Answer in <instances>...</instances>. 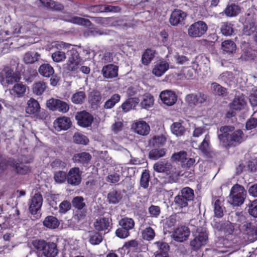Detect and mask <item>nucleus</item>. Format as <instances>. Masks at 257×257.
I'll return each mask as SVG.
<instances>
[{"label": "nucleus", "mask_w": 257, "mask_h": 257, "mask_svg": "<svg viewBox=\"0 0 257 257\" xmlns=\"http://www.w3.org/2000/svg\"><path fill=\"white\" fill-rule=\"evenodd\" d=\"M111 219L104 217L96 219L94 222L95 229L99 231H103L108 232L111 228Z\"/></svg>", "instance_id": "6ab92c4d"}, {"label": "nucleus", "mask_w": 257, "mask_h": 257, "mask_svg": "<svg viewBox=\"0 0 257 257\" xmlns=\"http://www.w3.org/2000/svg\"><path fill=\"white\" fill-rule=\"evenodd\" d=\"M255 22V21L254 19H250V18H246L243 30L245 35L249 36L254 31Z\"/></svg>", "instance_id": "72a5a7b5"}, {"label": "nucleus", "mask_w": 257, "mask_h": 257, "mask_svg": "<svg viewBox=\"0 0 257 257\" xmlns=\"http://www.w3.org/2000/svg\"><path fill=\"white\" fill-rule=\"evenodd\" d=\"M166 138L162 135L155 136L149 141L150 145L154 147H157L163 145L166 142Z\"/></svg>", "instance_id": "13d9d810"}, {"label": "nucleus", "mask_w": 257, "mask_h": 257, "mask_svg": "<svg viewBox=\"0 0 257 257\" xmlns=\"http://www.w3.org/2000/svg\"><path fill=\"white\" fill-rule=\"evenodd\" d=\"M210 137L208 134L205 136V138L201 144L198 146L199 150L203 153H206L209 150Z\"/></svg>", "instance_id": "680f3d73"}, {"label": "nucleus", "mask_w": 257, "mask_h": 257, "mask_svg": "<svg viewBox=\"0 0 257 257\" xmlns=\"http://www.w3.org/2000/svg\"><path fill=\"white\" fill-rule=\"evenodd\" d=\"M88 241L93 245L99 244L103 240L102 234L96 231H90L87 237Z\"/></svg>", "instance_id": "7c9ffc66"}, {"label": "nucleus", "mask_w": 257, "mask_h": 257, "mask_svg": "<svg viewBox=\"0 0 257 257\" xmlns=\"http://www.w3.org/2000/svg\"><path fill=\"white\" fill-rule=\"evenodd\" d=\"M160 98L163 103L168 106H172L176 102L177 96L174 92L166 90L161 92Z\"/></svg>", "instance_id": "5701e85b"}, {"label": "nucleus", "mask_w": 257, "mask_h": 257, "mask_svg": "<svg viewBox=\"0 0 257 257\" xmlns=\"http://www.w3.org/2000/svg\"><path fill=\"white\" fill-rule=\"evenodd\" d=\"M235 213H237L240 215H243L238 212H235ZM234 214V213H231L230 214L229 219L232 222H231L229 221H225L223 223L217 222L214 220L212 223V226L216 228L218 230H222L224 232L225 237L226 238H229V239L234 241V242H236L238 243L239 241V237L238 235L239 233V230L235 229L233 226V224H235L236 226H238L240 231H243L240 229L239 224H242L241 222H239L237 221V218H235L234 217L232 216V215Z\"/></svg>", "instance_id": "7ed1b4c3"}, {"label": "nucleus", "mask_w": 257, "mask_h": 257, "mask_svg": "<svg viewBox=\"0 0 257 257\" xmlns=\"http://www.w3.org/2000/svg\"><path fill=\"white\" fill-rule=\"evenodd\" d=\"M132 128L136 133L142 136L148 135L150 131L149 125L144 120L135 122L132 124Z\"/></svg>", "instance_id": "b1692460"}, {"label": "nucleus", "mask_w": 257, "mask_h": 257, "mask_svg": "<svg viewBox=\"0 0 257 257\" xmlns=\"http://www.w3.org/2000/svg\"><path fill=\"white\" fill-rule=\"evenodd\" d=\"M121 199L120 194L115 191L109 192L107 195V199L109 203H117Z\"/></svg>", "instance_id": "e2e57ef3"}, {"label": "nucleus", "mask_w": 257, "mask_h": 257, "mask_svg": "<svg viewBox=\"0 0 257 257\" xmlns=\"http://www.w3.org/2000/svg\"><path fill=\"white\" fill-rule=\"evenodd\" d=\"M171 159L174 161L180 162L181 165L185 162L187 159V155L186 152L181 151L178 153H174L172 155Z\"/></svg>", "instance_id": "052dcab7"}, {"label": "nucleus", "mask_w": 257, "mask_h": 257, "mask_svg": "<svg viewBox=\"0 0 257 257\" xmlns=\"http://www.w3.org/2000/svg\"><path fill=\"white\" fill-rule=\"evenodd\" d=\"M43 223L44 226L49 229H56L58 227L60 224L58 219L53 216H47Z\"/></svg>", "instance_id": "473e14b6"}, {"label": "nucleus", "mask_w": 257, "mask_h": 257, "mask_svg": "<svg viewBox=\"0 0 257 257\" xmlns=\"http://www.w3.org/2000/svg\"><path fill=\"white\" fill-rule=\"evenodd\" d=\"M215 245L216 248H218L217 251L219 252H226L228 251L227 248H233L234 250L231 252L237 250L239 248L238 243L234 242L229 238L219 237L215 241Z\"/></svg>", "instance_id": "ddd939ff"}, {"label": "nucleus", "mask_w": 257, "mask_h": 257, "mask_svg": "<svg viewBox=\"0 0 257 257\" xmlns=\"http://www.w3.org/2000/svg\"><path fill=\"white\" fill-rule=\"evenodd\" d=\"M142 237L147 241L152 240L156 235L155 230L150 226L144 229L142 232Z\"/></svg>", "instance_id": "3c124183"}, {"label": "nucleus", "mask_w": 257, "mask_h": 257, "mask_svg": "<svg viewBox=\"0 0 257 257\" xmlns=\"http://www.w3.org/2000/svg\"><path fill=\"white\" fill-rule=\"evenodd\" d=\"M235 213H237L240 215H243L238 212H235ZM234 214V213H231L230 214L229 219L232 222H231L229 221H225L223 223L217 222L214 220L212 223V226L216 228L218 230H222L224 232L225 237L226 238H229V239L234 241V242H236L238 243L239 241V237L238 235L239 233V230L235 229L233 226V224H235L236 226H238L240 231H243L240 229L239 224H242L241 222H239L237 221V218H235L234 217L232 216V215Z\"/></svg>", "instance_id": "f03ea898"}, {"label": "nucleus", "mask_w": 257, "mask_h": 257, "mask_svg": "<svg viewBox=\"0 0 257 257\" xmlns=\"http://www.w3.org/2000/svg\"><path fill=\"white\" fill-rule=\"evenodd\" d=\"M187 14L184 12L179 9H176L171 14L169 22L172 26L182 25L186 19Z\"/></svg>", "instance_id": "4be33fe9"}, {"label": "nucleus", "mask_w": 257, "mask_h": 257, "mask_svg": "<svg viewBox=\"0 0 257 257\" xmlns=\"http://www.w3.org/2000/svg\"><path fill=\"white\" fill-rule=\"evenodd\" d=\"M155 51L148 49L145 51L142 55L141 61L145 65H149L153 60L155 56Z\"/></svg>", "instance_id": "58836bf2"}, {"label": "nucleus", "mask_w": 257, "mask_h": 257, "mask_svg": "<svg viewBox=\"0 0 257 257\" xmlns=\"http://www.w3.org/2000/svg\"><path fill=\"white\" fill-rule=\"evenodd\" d=\"M221 48L223 51L227 53H232L236 50V45L232 41L226 40L222 43Z\"/></svg>", "instance_id": "8fccbe9b"}, {"label": "nucleus", "mask_w": 257, "mask_h": 257, "mask_svg": "<svg viewBox=\"0 0 257 257\" xmlns=\"http://www.w3.org/2000/svg\"><path fill=\"white\" fill-rule=\"evenodd\" d=\"M234 130L232 126H224L220 128L221 134L218 139L221 145L225 147L236 146L244 140V135L240 130Z\"/></svg>", "instance_id": "f257e3e1"}, {"label": "nucleus", "mask_w": 257, "mask_h": 257, "mask_svg": "<svg viewBox=\"0 0 257 257\" xmlns=\"http://www.w3.org/2000/svg\"><path fill=\"white\" fill-rule=\"evenodd\" d=\"M72 203L74 207L79 210L82 209L85 206L84 198L81 196L75 197L73 199Z\"/></svg>", "instance_id": "69168bd1"}, {"label": "nucleus", "mask_w": 257, "mask_h": 257, "mask_svg": "<svg viewBox=\"0 0 257 257\" xmlns=\"http://www.w3.org/2000/svg\"><path fill=\"white\" fill-rule=\"evenodd\" d=\"M91 159L89 153L82 152L75 154L73 157V160L74 163H81L83 164H87Z\"/></svg>", "instance_id": "2f4dec72"}, {"label": "nucleus", "mask_w": 257, "mask_h": 257, "mask_svg": "<svg viewBox=\"0 0 257 257\" xmlns=\"http://www.w3.org/2000/svg\"><path fill=\"white\" fill-rule=\"evenodd\" d=\"M246 101L244 96L241 94L236 95L229 106L231 109L240 110L243 109L246 105Z\"/></svg>", "instance_id": "c756f323"}, {"label": "nucleus", "mask_w": 257, "mask_h": 257, "mask_svg": "<svg viewBox=\"0 0 257 257\" xmlns=\"http://www.w3.org/2000/svg\"><path fill=\"white\" fill-rule=\"evenodd\" d=\"M26 112L30 115H33L37 118H40L41 106L38 101L33 98H31L27 101L25 108Z\"/></svg>", "instance_id": "f3484780"}, {"label": "nucleus", "mask_w": 257, "mask_h": 257, "mask_svg": "<svg viewBox=\"0 0 257 257\" xmlns=\"http://www.w3.org/2000/svg\"><path fill=\"white\" fill-rule=\"evenodd\" d=\"M206 99L207 96L206 95L201 92H198L187 95L185 96V101L188 106L194 107L196 105L204 103Z\"/></svg>", "instance_id": "2eb2a0df"}, {"label": "nucleus", "mask_w": 257, "mask_h": 257, "mask_svg": "<svg viewBox=\"0 0 257 257\" xmlns=\"http://www.w3.org/2000/svg\"><path fill=\"white\" fill-rule=\"evenodd\" d=\"M179 194L189 202L192 201L194 198L193 190L188 187L182 189Z\"/></svg>", "instance_id": "de8ad7c7"}, {"label": "nucleus", "mask_w": 257, "mask_h": 257, "mask_svg": "<svg viewBox=\"0 0 257 257\" xmlns=\"http://www.w3.org/2000/svg\"><path fill=\"white\" fill-rule=\"evenodd\" d=\"M27 86L22 82H17L13 87L9 90L10 94L14 97L21 98L26 93Z\"/></svg>", "instance_id": "bb28decb"}, {"label": "nucleus", "mask_w": 257, "mask_h": 257, "mask_svg": "<svg viewBox=\"0 0 257 257\" xmlns=\"http://www.w3.org/2000/svg\"><path fill=\"white\" fill-rule=\"evenodd\" d=\"M214 212L215 216L220 218L223 215V210L222 202L218 199L215 198L214 199Z\"/></svg>", "instance_id": "79ce46f5"}, {"label": "nucleus", "mask_w": 257, "mask_h": 257, "mask_svg": "<svg viewBox=\"0 0 257 257\" xmlns=\"http://www.w3.org/2000/svg\"><path fill=\"white\" fill-rule=\"evenodd\" d=\"M220 30L222 35L229 36L233 33V25L228 22H224L220 24Z\"/></svg>", "instance_id": "f704fd0d"}, {"label": "nucleus", "mask_w": 257, "mask_h": 257, "mask_svg": "<svg viewBox=\"0 0 257 257\" xmlns=\"http://www.w3.org/2000/svg\"><path fill=\"white\" fill-rule=\"evenodd\" d=\"M43 197L40 193H36L32 197L29 203V210L31 214H36L41 209L43 203Z\"/></svg>", "instance_id": "412c9836"}, {"label": "nucleus", "mask_w": 257, "mask_h": 257, "mask_svg": "<svg viewBox=\"0 0 257 257\" xmlns=\"http://www.w3.org/2000/svg\"><path fill=\"white\" fill-rule=\"evenodd\" d=\"M154 170L160 173H165L173 181L177 179L180 175L179 169L172 166L170 163L166 160L160 161L156 163L153 167Z\"/></svg>", "instance_id": "0eeeda50"}, {"label": "nucleus", "mask_w": 257, "mask_h": 257, "mask_svg": "<svg viewBox=\"0 0 257 257\" xmlns=\"http://www.w3.org/2000/svg\"><path fill=\"white\" fill-rule=\"evenodd\" d=\"M40 57V54L34 51L26 53L24 56V61L26 64H33L38 61Z\"/></svg>", "instance_id": "c9c22d12"}, {"label": "nucleus", "mask_w": 257, "mask_h": 257, "mask_svg": "<svg viewBox=\"0 0 257 257\" xmlns=\"http://www.w3.org/2000/svg\"><path fill=\"white\" fill-rule=\"evenodd\" d=\"M75 118L78 125L82 127L90 126L93 120V116L86 111L78 112L75 115Z\"/></svg>", "instance_id": "aec40b11"}, {"label": "nucleus", "mask_w": 257, "mask_h": 257, "mask_svg": "<svg viewBox=\"0 0 257 257\" xmlns=\"http://www.w3.org/2000/svg\"><path fill=\"white\" fill-rule=\"evenodd\" d=\"M74 142L78 144L86 145L89 142V140L86 136L80 133H75L73 136Z\"/></svg>", "instance_id": "bf43d9fd"}, {"label": "nucleus", "mask_w": 257, "mask_h": 257, "mask_svg": "<svg viewBox=\"0 0 257 257\" xmlns=\"http://www.w3.org/2000/svg\"><path fill=\"white\" fill-rule=\"evenodd\" d=\"M211 88L213 93L218 96H223L226 93V89L216 82L211 84Z\"/></svg>", "instance_id": "603ef678"}, {"label": "nucleus", "mask_w": 257, "mask_h": 257, "mask_svg": "<svg viewBox=\"0 0 257 257\" xmlns=\"http://www.w3.org/2000/svg\"><path fill=\"white\" fill-rule=\"evenodd\" d=\"M120 96L118 94H113L110 99L107 100L104 105V107L106 109H110L112 108L116 103L119 101Z\"/></svg>", "instance_id": "864d4df0"}, {"label": "nucleus", "mask_w": 257, "mask_h": 257, "mask_svg": "<svg viewBox=\"0 0 257 257\" xmlns=\"http://www.w3.org/2000/svg\"><path fill=\"white\" fill-rule=\"evenodd\" d=\"M47 85L43 81H38L34 83L32 86L33 92L36 95L39 96L45 91Z\"/></svg>", "instance_id": "37998d69"}, {"label": "nucleus", "mask_w": 257, "mask_h": 257, "mask_svg": "<svg viewBox=\"0 0 257 257\" xmlns=\"http://www.w3.org/2000/svg\"><path fill=\"white\" fill-rule=\"evenodd\" d=\"M31 160L32 159H30L29 160H23L22 162L19 163L12 159H9V160L6 161L5 160L3 159L2 157H0V173L6 168L7 166L6 162H7L8 165L15 167L18 173L21 174H27L30 171V169L29 166L24 164V163L26 164L30 163Z\"/></svg>", "instance_id": "1a4fd4ad"}, {"label": "nucleus", "mask_w": 257, "mask_h": 257, "mask_svg": "<svg viewBox=\"0 0 257 257\" xmlns=\"http://www.w3.org/2000/svg\"><path fill=\"white\" fill-rule=\"evenodd\" d=\"M70 53V56L65 64L66 68L70 71L77 72L80 66L83 64V61L76 50H71Z\"/></svg>", "instance_id": "9b49d317"}, {"label": "nucleus", "mask_w": 257, "mask_h": 257, "mask_svg": "<svg viewBox=\"0 0 257 257\" xmlns=\"http://www.w3.org/2000/svg\"><path fill=\"white\" fill-rule=\"evenodd\" d=\"M139 103V99L137 98H130L127 99L121 105V108L124 112H127L135 107Z\"/></svg>", "instance_id": "a19ab883"}, {"label": "nucleus", "mask_w": 257, "mask_h": 257, "mask_svg": "<svg viewBox=\"0 0 257 257\" xmlns=\"http://www.w3.org/2000/svg\"><path fill=\"white\" fill-rule=\"evenodd\" d=\"M67 21L73 24L85 26L86 27H88L91 24V22L89 20L77 16L72 17Z\"/></svg>", "instance_id": "09e8293b"}, {"label": "nucleus", "mask_w": 257, "mask_h": 257, "mask_svg": "<svg viewBox=\"0 0 257 257\" xmlns=\"http://www.w3.org/2000/svg\"><path fill=\"white\" fill-rule=\"evenodd\" d=\"M241 12L240 7L235 3H228L222 13L227 17L232 18L237 16Z\"/></svg>", "instance_id": "c85d7f7f"}, {"label": "nucleus", "mask_w": 257, "mask_h": 257, "mask_svg": "<svg viewBox=\"0 0 257 257\" xmlns=\"http://www.w3.org/2000/svg\"><path fill=\"white\" fill-rule=\"evenodd\" d=\"M33 245L38 250L42 251L46 257H55L58 254L57 245L54 242L38 240L34 241Z\"/></svg>", "instance_id": "6e6552de"}, {"label": "nucleus", "mask_w": 257, "mask_h": 257, "mask_svg": "<svg viewBox=\"0 0 257 257\" xmlns=\"http://www.w3.org/2000/svg\"><path fill=\"white\" fill-rule=\"evenodd\" d=\"M154 102L153 96L150 94H146L143 96V98L141 102L142 108L145 109H149L151 107Z\"/></svg>", "instance_id": "c03bdc74"}, {"label": "nucleus", "mask_w": 257, "mask_h": 257, "mask_svg": "<svg viewBox=\"0 0 257 257\" xmlns=\"http://www.w3.org/2000/svg\"><path fill=\"white\" fill-rule=\"evenodd\" d=\"M21 79V77L20 73L14 71L9 67L4 68L0 73V81L3 86L19 82Z\"/></svg>", "instance_id": "9d476101"}, {"label": "nucleus", "mask_w": 257, "mask_h": 257, "mask_svg": "<svg viewBox=\"0 0 257 257\" xmlns=\"http://www.w3.org/2000/svg\"><path fill=\"white\" fill-rule=\"evenodd\" d=\"M171 130L176 136H182L185 131L184 127L180 122H174L171 126Z\"/></svg>", "instance_id": "a18cd8bd"}, {"label": "nucleus", "mask_w": 257, "mask_h": 257, "mask_svg": "<svg viewBox=\"0 0 257 257\" xmlns=\"http://www.w3.org/2000/svg\"><path fill=\"white\" fill-rule=\"evenodd\" d=\"M165 154V149H153L150 152L149 156L150 159L156 160L162 157H163Z\"/></svg>", "instance_id": "5fc2aeb1"}, {"label": "nucleus", "mask_w": 257, "mask_h": 257, "mask_svg": "<svg viewBox=\"0 0 257 257\" xmlns=\"http://www.w3.org/2000/svg\"><path fill=\"white\" fill-rule=\"evenodd\" d=\"M190 233L189 228L185 225L177 227L173 232L172 236L173 239L178 242H183L187 240Z\"/></svg>", "instance_id": "a211bd4d"}, {"label": "nucleus", "mask_w": 257, "mask_h": 257, "mask_svg": "<svg viewBox=\"0 0 257 257\" xmlns=\"http://www.w3.org/2000/svg\"><path fill=\"white\" fill-rule=\"evenodd\" d=\"M118 67L113 64L104 66L102 69V74L105 78L111 79L118 76Z\"/></svg>", "instance_id": "cd10ccee"}, {"label": "nucleus", "mask_w": 257, "mask_h": 257, "mask_svg": "<svg viewBox=\"0 0 257 257\" xmlns=\"http://www.w3.org/2000/svg\"><path fill=\"white\" fill-rule=\"evenodd\" d=\"M47 105L50 109L63 113H66L69 109V105L66 102L57 99H50L47 102Z\"/></svg>", "instance_id": "4468645a"}, {"label": "nucleus", "mask_w": 257, "mask_h": 257, "mask_svg": "<svg viewBox=\"0 0 257 257\" xmlns=\"http://www.w3.org/2000/svg\"><path fill=\"white\" fill-rule=\"evenodd\" d=\"M153 244L158 249L156 252H168L169 250L170 247L168 244L163 241H156Z\"/></svg>", "instance_id": "0e129e2a"}, {"label": "nucleus", "mask_w": 257, "mask_h": 257, "mask_svg": "<svg viewBox=\"0 0 257 257\" xmlns=\"http://www.w3.org/2000/svg\"><path fill=\"white\" fill-rule=\"evenodd\" d=\"M28 29L26 30L23 26H20L19 24H16L13 26V28L10 30H8L5 32L6 35H14L21 33H25L28 31Z\"/></svg>", "instance_id": "6e6d98bb"}, {"label": "nucleus", "mask_w": 257, "mask_h": 257, "mask_svg": "<svg viewBox=\"0 0 257 257\" xmlns=\"http://www.w3.org/2000/svg\"><path fill=\"white\" fill-rule=\"evenodd\" d=\"M232 217L237 219V221L241 222L242 224H239V226L243 231L244 234L248 236L250 240H254L257 238V222H249L246 220L244 215H240L237 213L232 215Z\"/></svg>", "instance_id": "39448f33"}, {"label": "nucleus", "mask_w": 257, "mask_h": 257, "mask_svg": "<svg viewBox=\"0 0 257 257\" xmlns=\"http://www.w3.org/2000/svg\"><path fill=\"white\" fill-rule=\"evenodd\" d=\"M86 98L85 92L81 91H78L74 93L71 97L72 102L76 104H82Z\"/></svg>", "instance_id": "49530a36"}, {"label": "nucleus", "mask_w": 257, "mask_h": 257, "mask_svg": "<svg viewBox=\"0 0 257 257\" xmlns=\"http://www.w3.org/2000/svg\"><path fill=\"white\" fill-rule=\"evenodd\" d=\"M177 222V216L176 215H172L167 217L164 220L163 227L164 229L166 231H170L172 230Z\"/></svg>", "instance_id": "e433bc0d"}, {"label": "nucleus", "mask_w": 257, "mask_h": 257, "mask_svg": "<svg viewBox=\"0 0 257 257\" xmlns=\"http://www.w3.org/2000/svg\"><path fill=\"white\" fill-rule=\"evenodd\" d=\"M82 179V171L78 167L71 168L67 175V181L68 184L77 186L81 183Z\"/></svg>", "instance_id": "dca6fc26"}, {"label": "nucleus", "mask_w": 257, "mask_h": 257, "mask_svg": "<svg viewBox=\"0 0 257 257\" xmlns=\"http://www.w3.org/2000/svg\"><path fill=\"white\" fill-rule=\"evenodd\" d=\"M208 27L202 21H199L191 24L188 29V35L192 38L200 37L207 31Z\"/></svg>", "instance_id": "f8f14e48"}, {"label": "nucleus", "mask_w": 257, "mask_h": 257, "mask_svg": "<svg viewBox=\"0 0 257 257\" xmlns=\"http://www.w3.org/2000/svg\"><path fill=\"white\" fill-rule=\"evenodd\" d=\"M39 72L43 76L49 77L54 74V70L50 64H43L40 66Z\"/></svg>", "instance_id": "4c0bfd02"}, {"label": "nucleus", "mask_w": 257, "mask_h": 257, "mask_svg": "<svg viewBox=\"0 0 257 257\" xmlns=\"http://www.w3.org/2000/svg\"><path fill=\"white\" fill-rule=\"evenodd\" d=\"M189 201L178 194L175 197L173 205L176 209H181L188 206Z\"/></svg>", "instance_id": "ea45409f"}, {"label": "nucleus", "mask_w": 257, "mask_h": 257, "mask_svg": "<svg viewBox=\"0 0 257 257\" xmlns=\"http://www.w3.org/2000/svg\"><path fill=\"white\" fill-rule=\"evenodd\" d=\"M169 68V63L164 60H160L155 63L152 73L157 77L162 76Z\"/></svg>", "instance_id": "393cba45"}, {"label": "nucleus", "mask_w": 257, "mask_h": 257, "mask_svg": "<svg viewBox=\"0 0 257 257\" xmlns=\"http://www.w3.org/2000/svg\"><path fill=\"white\" fill-rule=\"evenodd\" d=\"M257 126V110H254L252 117L246 123L247 130H251Z\"/></svg>", "instance_id": "338daca9"}, {"label": "nucleus", "mask_w": 257, "mask_h": 257, "mask_svg": "<svg viewBox=\"0 0 257 257\" xmlns=\"http://www.w3.org/2000/svg\"><path fill=\"white\" fill-rule=\"evenodd\" d=\"M71 124L70 118L66 116L58 117L53 122L55 130L58 131L67 130L70 127Z\"/></svg>", "instance_id": "a878e982"}, {"label": "nucleus", "mask_w": 257, "mask_h": 257, "mask_svg": "<svg viewBox=\"0 0 257 257\" xmlns=\"http://www.w3.org/2000/svg\"><path fill=\"white\" fill-rule=\"evenodd\" d=\"M192 234L194 238L190 241V246L193 250H197L207 243L209 232L205 226L197 227Z\"/></svg>", "instance_id": "20e7f679"}, {"label": "nucleus", "mask_w": 257, "mask_h": 257, "mask_svg": "<svg viewBox=\"0 0 257 257\" xmlns=\"http://www.w3.org/2000/svg\"><path fill=\"white\" fill-rule=\"evenodd\" d=\"M246 196V191L244 187L236 184L231 188L227 201L233 206H239L243 203Z\"/></svg>", "instance_id": "423d86ee"}, {"label": "nucleus", "mask_w": 257, "mask_h": 257, "mask_svg": "<svg viewBox=\"0 0 257 257\" xmlns=\"http://www.w3.org/2000/svg\"><path fill=\"white\" fill-rule=\"evenodd\" d=\"M249 101L251 105L253 107V110L254 111L255 107L257 106V88L253 87L252 89V92L249 96Z\"/></svg>", "instance_id": "774afa93"}, {"label": "nucleus", "mask_w": 257, "mask_h": 257, "mask_svg": "<svg viewBox=\"0 0 257 257\" xmlns=\"http://www.w3.org/2000/svg\"><path fill=\"white\" fill-rule=\"evenodd\" d=\"M119 224L121 227L130 231L134 227L135 222L132 218L126 217L121 219L119 222Z\"/></svg>", "instance_id": "4d7b16f0"}]
</instances>
